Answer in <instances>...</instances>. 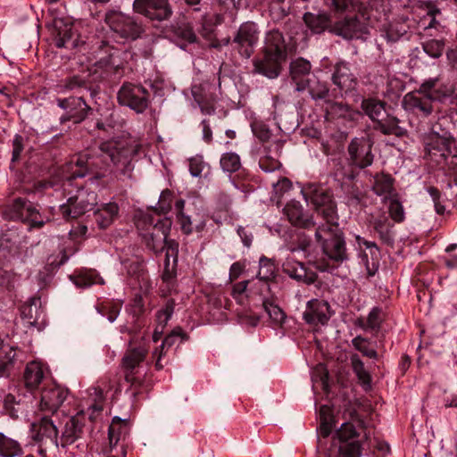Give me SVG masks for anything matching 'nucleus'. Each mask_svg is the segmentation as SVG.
Segmentation results:
<instances>
[{
	"mask_svg": "<svg viewBox=\"0 0 457 457\" xmlns=\"http://www.w3.org/2000/svg\"><path fill=\"white\" fill-rule=\"evenodd\" d=\"M99 156H95L88 152L80 153L74 162L70 164L69 170L71 175L67 177L63 182V189L69 194L71 190L69 189L72 185V180L77 178H83L88 173H93L94 170L99 168V158L104 162L109 159L115 165H122L121 172L128 178L132 177L133 166L131 164L132 150L126 148L121 143L115 141H106L99 146Z\"/></svg>",
	"mask_w": 457,
	"mask_h": 457,
	"instance_id": "obj_1",
	"label": "nucleus"
},
{
	"mask_svg": "<svg viewBox=\"0 0 457 457\" xmlns=\"http://www.w3.org/2000/svg\"><path fill=\"white\" fill-rule=\"evenodd\" d=\"M450 96L448 87L440 77L425 79L416 90L407 93L402 101L403 108L417 117L427 118L434 111L433 102L443 101Z\"/></svg>",
	"mask_w": 457,
	"mask_h": 457,
	"instance_id": "obj_2",
	"label": "nucleus"
},
{
	"mask_svg": "<svg viewBox=\"0 0 457 457\" xmlns=\"http://www.w3.org/2000/svg\"><path fill=\"white\" fill-rule=\"evenodd\" d=\"M425 150L431 161L441 164L443 162L449 167L450 175L457 185V150L455 141L450 133L441 129L436 123L431 128V134L426 138Z\"/></svg>",
	"mask_w": 457,
	"mask_h": 457,
	"instance_id": "obj_3",
	"label": "nucleus"
},
{
	"mask_svg": "<svg viewBox=\"0 0 457 457\" xmlns=\"http://www.w3.org/2000/svg\"><path fill=\"white\" fill-rule=\"evenodd\" d=\"M373 142L368 137H354L347 147L346 163L339 162L336 167V175L342 179L353 180L357 176V170L370 166L374 160L372 153Z\"/></svg>",
	"mask_w": 457,
	"mask_h": 457,
	"instance_id": "obj_4",
	"label": "nucleus"
},
{
	"mask_svg": "<svg viewBox=\"0 0 457 457\" xmlns=\"http://www.w3.org/2000/svg\"><path fill=\"white\" fill-rule=\"evenodd\" d=\"M171 224L170 219L163 218L154 220L150 216L145 217L137 223L143 241L149 250L156 254L163 252Z\"/></svg>",
	"mask_w": 457,
	"mask_h": 457,
	"instance_id": "obj_5",
	"label": "nucleus"
},
{
	"mask_svg": "<svg viewBox=\"0 0 457 457\" xmlns=\"http://www.w3.org/2000/svg\"><path fill=\"white\" fill-rule=\"evenodd\" d=\"M145 356L146 350L137 347L129 349L122 358L124 378L129 384V391L133 397L140 394V388L144 385L145 371L142 368Z\"/></svg>",
	"mask_w": 457,
	"mask_h": 457,
	"instance_id": "obj_6",
	"label": "nucleus"
},
{
	"mask_svg": "<svg viewBox=\"0 0 457 457\" xmlns=\"http://www.w3.org/2000/svg\"><path fill=\"white\" fill-rule=\"evenodd\" d=\"M315 239L329 260L339 264L349 259L344 234L339 227L326 228V230L316 228Z\"/></svg>",
	"mask_w": 457,
	"mask_h": 457,
	"instance_id": "obj_7",
	"label": "nucleus"
},
{
	"mask_svg": "<svg viewBox=\"0 0 457 457\" xmlns=\"http://www.w3.org/2000/svg\"><path fill=\"white\" fill-rule=\"evenodd\" d=\"M104 21L112 31L127 40H136L145 30L141 22L120 11H108Z\"/></svg>",
	"mask_w": 457,
	"mask_h": 457,
	"instance_id": "obj_8",
	"label": "nucleus"
},
{
	"mask_svg": "<svg viewBox=\"0 0 457 457\" xmlns=\"http://www.w3.org/2000/svg\"><path fill=\"white\" fill-rule=\"evenodd\" d=\"M96 204L97 195L96 192L79 187L75 195L68 198L66 204L60 206V212L64 219H77L93 210Z\"/></svg>",
	"mask_w": 457,
	"mask_h": 457,
	"instance_id": "obj_9",
	"label": "nucleus"
},
{
	"mask_svg": "<svg viewBox=\"0 0 457 457\" xmlns=\"http://www.w3.org/2000/svg\"><path fill=\"white\" fill-rule=\"evenodd\" d=\"M3 214L6 219L28 223L30 228H41L45 224L34 204L21 197L14 199L10 205L6 206Z\"/></svg>",
	"mask_w": 457,
	"mask_h": 457,
	"instance_id": "obj_10",
	"label": "nucleus"
},
{
	"mask_svg": "<svg viewBox=\"0 0 457 457\" xmlns=\"http://www.w3.org/2000/svg\"><path fill=\"white\" fill-rule=\"evenodd\" d=\"M117 99L120 105L142 113L149 105V92L141 85L125 82L118 91Z\"/></svg>",
	"mask_w": 457,
	"mask_h": 457,
	"instance_id": "obj_11",
	"label": "nucleus"
},
{
	"mask_svg": "<svg viewBox=\"0 0 457 457\" xmlns=\"http://www.w3.org/2000/svg\"><path fill=\"white\" fill-rule=\"evenodd\" d=\"M260 31L253 21L242 23L232 39L235 49L242 57L250 58L259 41Z\"/></svg>",
	"mask_w": 457,
	"mask_h": 457,
	"instance_id": "obj_12",
	"label": "nucleus"
},
{
	"mask_svg": "<svg viewBox=\"0 0 457 457\" xmlns=\"http://www.w3.org/2000/svg\"><path fill=\"white\" fill-rule=\"evenodd\" d=\"M133 11L151 21L169 20L173 12L169 0H134Z\"/></svg>",
	"mask_w": 457,
	"mask_h": 457,
	"instance_id": "obj_13",
	"label": "nucleus"
},
{
	"mask_svg": "<svg viewBox=\"0 0 457 457\" xmlns=\"http://www.w3.org/2000/svg\"><path fill=\"white\" fill-rule=\"evenodd\" d=\"M68 394V389L60 385L45 384L40 394V410L51 414L55 413L66 400Z\"/></svg>",
	"mask_w": 457,
	"mask_h": 457,
	"instance_id": "obj_14",
	"label": "nucleus"
},
{
	"mask_svg": "<svg viewBox=\"0 0 457 457\" xmlns=\"http://www.w3.org/2000/svg\"><path fill=\"white\" fill-rule=\"evenodd\" d=\"M58 106L66 111L65 115L61 117V122L72 120L74 123H80L88 115L91 108L87 104L83 97H69L57 100Z\"/></svg>",
	"mask_w": 457,
	"mask_h": 457,
	"instance_id": "obj_15",
	"label": "nucleus"
},
{
	"mask_svg": "<svg viewBox=\"0 0 457 457\" xmlns=\"http://www.w3.org/2000/svg\"><path fill=\"white\" fill-rule=\"evenodd\" d=\"M216 87L210 82H203L192 87V95L203 113L211 115L215 112Z\"/></svg>",
	"mask_w": 457,
	"mask_h": 457,
	"instance_id": "obj_16",
	"label": "nucleus"
},
{
	"mask_svg": "<svg viewBox=\"0 0 457 457\" xmlns=\"http://www.w3.org/2000/svg\"><path fill=\"white\" fill-rule=\"evenodd\" d=\"M107 55L103 56L97 62L100 68L104 69L112 75L121 78L125 66V57L128 54L113 46L105 45Z\"/></svg>",
	"mask_w": 457,
	"mask_h": 457,
	"instance_id": "obj_17",
	"label": "nucleus"
},
{
	"mask_svg": "<svg viewBox=\"0 0 457 457\" xmlns=\"http://www.w3.org/2000/svg\"><path fill=\"white\" fill-rule=\"evenodd\" d=\"M311 62L302 57L296 58L290 62L289 65V77L291 81L295 86V91H304V84L312 78L313 74L311 73Z\"/></svg>",
	"mask_w": 457,
	"mask_h": 457,
	"instance_id": "obj_18",
	"label": "nucleus"
},
{
	"mask_svg": "<svg viewBox=\"0 0 457 457\" xmlns=\"http://www.w3.org/2000/svg\"><path fill=\"white\" fill-rule=\"evenodd\" d=\"M330 318V306L325 301L313 299L308 302L303 320L311 325H324Z\"/></svg>",
	"mask_w": 457,
	"mask_h": 457,
	"instance_id": "obj_19",
	"label": "nucleus"
},
{
	"mask_svg": "<svg viewBox=\"0 0 457 457\" xmlns=\"http://www.w3.org/2000/svg\"><path fill=\"white\" fill-rule=\"evenodd\" d=\"M282 270L291 278L306 285L313 284L318 278L315 271L295 260H287L282 265Z\"/></svg>",
	"mask_w": 457,
	"mask_h": 457,
	"instance_id": "obj_20",
	"label": "nucleus"
},
{
	"mask_svg": "<svg viewBox=\"0 0 457 457\" xmlns=\"http://www.w3.org/2000/svg\"><path fill=\"white\" fill-rule=\"evenodd\" d=\"M286 59L264 53L262 59L253 60V71L269 79H276L282 70V62Z\"/></svg>",
	"mask_w": 457,
	"mask_h": 457,
	"instance_id": "obj_21",
	"label": "nucleus"
},
{
	"mask_svg": "<svg viewBox=\"0 0 457 457\" xmlns=\"http://www.w3.org/2000/svg\"><path fill=\"white\" fill-rule=\"evenodd\" d=\"M83 427L84 424L79 415L69 418L62 431L60 445L66 448L79 440L83 434Z\"/></svg>",
	"mask_w": 457,
	"mask_h": 457,
	"instance_id": "obj_22",
	"label": "nucleus"
},
{
	"mask_svg": "<svg viewBox=\"0 0 457 457\" xmlns=\"http://www.w3.org/2000/svg\"><path fill=\"white\" fill-rule=\"evenodd\" d=\"M332 81L342 91L347 92L355 88L357 79L351 72L348 64L345 62H337L332 75Z\"/></svg>",
	"mask_w": 457,
	"mask_h": 457,
	"instance_id": "obj_23",
	"label": "nucleus"
},
{
	"mask_svg": "<svg viewBox=\"0 0 457 457\" xmlns=\"http://www.w3.org/2000/svg\"><path fill=\"white\" fill-rule=\"evenodd\" d=\"M37 441L41 443V445L47 447H58V430L54 421L45 416L42 418L37 436Z\"/></svg>",
	"mask_w": 457,
	"mask_h": 457,
	"instance_id": "obj_24",
	"label": "nucleus"
},
{
	"mask_svg": "<svg viewBox=\"0 0 457 457\" xmlns=\"http://www.w3.org/2000/svg\"><path fill=\"white\" fill-rule=\"evenodd\" d=\"M284 213L288 220L295 226L304 228H310L316 226V222L312 218H305L303 212L302 205L299 202L291 201L284 207Z\"/></svg>",
	"mask_w": 457,
	"mask_h": 457,
	"instance_id": "obj_25",
	"label": "nucleus"
},
{
	"mask_svg": "<svg viewBox=\"0 0 457 457\" xmlns=\"http://www.w3.org/2000/svg\"><path fill=\"white\" fill-rule=\"evenodd\" d=\"M164 250H166V254L164 260L162 279L169 281L174 277L175 274L178 263L179 243L174 239L167 238Z\"/></svg>",
	"mask_w": 457,
	"mask_h": 457,
	"instance_id": "obj_26",
	"label": "nucleus"
},
{
	"mask_svg": "<svg viewBox=\"0 0 457 457\" xmlns=\"http://www.w3.org/2000/svg\"><path fill=\"white\" fill-rule=\"evenodd\" d=\"M95 220L99 228L110 227L119 215V206L114 202L103 204L94 212Z\"/></svg>",
	"mask_w": 457,
	"mask_h": 457,
	"instance_id": "obj_27",
	"label": "nucleus"
},
{
	"mask_svg": "<svg viewBox=\"0 0 457 457\" xmlns=\"http://www.w3.org/2000/svg\"><path fill=\"white\" fill-rule=\"evenodd\" d=\"M263 53L287 59L286 43L280 31L271 30L267 34Z\"/></svg>",
	"mask_w": 457,
	"mask_h": 457,
	"instance_id": "obj_28",
	"label": "nucleus"
},
{
	"mask_svg": "<svg viewBox=\"0 0 457 457\" xmlns=\"http://www.w3.org/2000/svg\"><path fill=\"white\" fill-rule=\"evenodd\" d=\"M302 193L306 202L313 204L316 210L332 200L331 195L317 185H307L302 189Z\"/></svg>",
	"mask_w": 457,
	"mask_h": 457,
	"instance_id": "obj_29",
	"label": "nucleus"
},
{
	"mask_svg": "<svg viewBox=\"0 0 457 457\" xmlns=\"http://www.w3.org/2000/svg\"><path fill=\"white\" fill-rule=\"evenodd\" d=\"M125 266L129 276L135 278L137 281L139 288L145 292L148 291L151 287V282L148 274L145 270L143 262L138 259L126 261Z\"/></svg>",
	"mask_w": 457,
	"mask_h": 457,
	"instance_id": "obj_30",
	"label": "nucleus"
},
{
	"mask_svg": "<svg viewBox=\"0 0 457 457\" xmlns=\"http://www.w3.org/2000/svg\"><path fill=\"white\" fill-rule=\"evenodd\" d=\"M303 19L308 29L315 34H320L326 29L332 28L330 17L325 12H306Z\"/></svg>",
	"mask_w": 457,
	"mask_h": 457,
	"instance_id": "obj_31",
	"label": "nucleus"
},
{
	"mask_svg": "<svg viewBox=\"0 0 457 457\" xmlns=\"http://www.w3.org/2000/svg\"><path fill=\"white\" fill-rule=\"evenodd\" d=\"M374 129L384 135H394L399 137L407 135V129L402 125V121L398 118L389 115L374 125Z\"/></svg>",
	"mask_w": 457,
	"mask_h": 457,
	"instance_id": "obj_32",
	"label": "nucleus"
},
{
	"mask_svg": "<svg viewBox=\"0 0 457 457\" xmlns=\"http://www.w3.org/2000/svg\"><path fill=\"white\" fill-rule=\"evenodd\" d=\"M386 103L376 99L367 98L361 102V109L366 115L374 122V125L378 124L384 117Z\"/></svg>",
	"mask_w": 457,
	"mask_h": 457,
	"instance_id": "obj_33",
	"label": "nucleus"
},
{
	"mask_svg": "<svg viewBox=\"0 0 457 457\" xmlns=\"http://www.w3.org/2000/svg\"><path fill=\"white\" fill-rule=\"evenodd\" d=\"M23 449L21 443L9 435L0 432V456L1 457H21Z\"/></svg>",
	"mask_w": 457,
	"mask_h": 457,
	"instance_id": "obj_34",
	"label": "nucleus"
},
{
	"mask_svg": "<svg viewBox=\"0 0 457 457\" xmlns=\"http://www.w3.org/2000/svg\"><path fill=\"white\" fill-rule=\"evenodd\" d=\"M318 215L321 216L322 219L325 220V223L317 224L314 227L316 228H323L326 230V228H331L334 227H339L338 226V216L337 213V208L335 203L331 200L329 203L320 206L317 210Z\"/></svg>",
	"mask_w": 457,
	"mask_h": 457,
	"instance_id": "obj_35",
	"label": "nucleus"
},
{
	"mask_svg": "<svg viewBox=\"0 0 457 457\" xmlns=\"http://www.w3.org/2000/svg\"><path fill=\"white\" fill-rule=\"evenodd\" d=\"M44 378V372L38 362L31 361L27 364L24 371V385L29 391L37 387Z\"/></svg>",
	"mask_w": 457,
	"mask_h": 457,
	"instance_id": "obj_36",
	"label": "nucleus"
},
{
	"mask_svg": "<svg viewBox=\"0 0 457 457\" xmlns=\"http://www.w3.org/2000/svg\"><path fill=\"white\" fill-rule=\"evenodd\" d=\"M354 237L360 250L359 258L361 259V263L365 267L368 276H373L378 270V266L374 262H370L368 254L362 251L361 247L364 245L367 249L375 248L378 250L377 245L374 242L366 240L359 235H355Z\"/></svg>",
	"mask_w": 457,
	"mask_h": 457,
	"instance_id": "obj_37",
	"label": "nucleus"
},
{
	"mask_svg": "<svg viewBox=\"0 0 457 457\" xmlns=\"http://www.w3.org/2000/svg\"><path fill=\"white\" fill-rule=\"evenodd\" d=\"M57 33L54 37V44L59 48H74L78 46L77 39L74 38L75 33L71 25L58 27L55 25Z\"/></svg>",
	"mask_w": 457,
	"mask_h": 457,
	"instance_id": "obj_38",
	"label": "nucleus"
},
{
	"mask_svg": "<svg viewBox=\"0 0 457 457\" xmlns=\"http://www.w3.org/2000/svg\"><path fill=\"white\" fill-rule=\"evenodd\" d=\"M359 21L356 18H347L337 22L330 31L345 38H353L359 30Z\"/></svg>",
	"mask_w": 457,
	"mask_h": 457,
	"instance_id": "obj_39",
	"label": "nucleus"
},
{
	"mask_svg": "<svg viewBox=\"0 0 457 457\" xmlns=\"http://www.w3.org/2000/svg\"><path fill=\"white\" fill-rule=\"evenodd\" d=\"M38 300L32 299L29 303H26L21 308V316L25 320L28 326H37L42 315V311L37 306Z\"/></svg>",
	"mask_w": 457,
	"mask_h": 457,
	"instance_id": "obj_40",
	"label": "nucleus"
},
{
	"mask_svg": "<svg viewBox=\"0 0 457 457\" xmlns=\"http://www.w3.org/2000/svg\"><path fill=\"white\" fill-rule=\"evenodd\" d=\"M306 89L313 100L325 99L329 92L327 83L320 81L315 75L309 78L304 84V90Z\"/></svg>",
	"mask_w": 457,
	"mask_h": 457,
	"instance_id": "obj_41",
	"label": "nucleus"
},
{
	"mask_svg": "<svg viewBox=\"0 0 457 457\" xmlns=\"http://www.w3.org/2000/svg\"><path fill=\"white\" fill-rule=\"evenodd\" d=\"M185 201L179 199L175 202L174 209L176 213L177 222L179 225L181 231L185 235H190L193 232V222L191 217L185 212Z\"/></svg>",
	"mask_w": 457,
	"mask_h": 457,
	"instance_id": "obj_42",
	"label": "nucleus"
},
{
	"mask_svg": "<svg viewBox=\"0 0 457 457\" xmlns=\"http://www.w3.org/2000/svg\"><path fill=\"white\" fill-rule=\"evenodd\" d=\"M374 230L378 234L380 239L386 244H392L394 241L392 228L393 224L386 216H381L373 221Z\"/></svg>",
	"mask_w": 457,
	"mask_h": 457,
	"instance_id": "obj_43",
	"label": "nucleus"
},
{
	"mask_svg": "<svg viewBox=\"0 0 457 457\" xmlns=\"http://www.w3.org/2000/svg\"><path fill=\"white\" fill-rule=\"evenodd\" d=\"M269 13L275 22L282 21L289 13V5L286 0H268Z\"/></svg>",
	"mask_w": 457,
	"mask_h": 457,
	"instance_id": "obj_44",
	"label": "nucleus"
},
{
	"mask_svg": "<svg viewBox=\"0 0 457 457\" xmlns=\"http://www.w3.org/2000/svg\"><path fill=\"white\" fill-rule=\"evenodd\" d=\"M23 400L20 395L17 396L14 393H9L5 395L4 400V406L5 411L12 418H17L23 407Z\"/></svg>",
	"mask_w": 457,
	"mask_h": 457,
	"instance_id": "obj_45",
	"label": "nucleus"
},
{
	"mask_svg": "<svg viewBox=\"0 0 457 457\" xmlns=\"http://www.w3.org/2000/svg\"><path fill=\"white\" fill-rule=\"evenodd\" d=\"M393 190V179L387 175L375 178L373 191L376 195L387 198Z\"/></svg>",
	"mask_w": 457,
	"mask_h": 457,
	"instance_id": "obj_46",
	"label": "nucleus"
},
{
	"mask_svg": "<svg viewBox=\"0 0 457 457\" xmlns=\"http://www.w3.org/2000/svg\"><path fill=\"white\" fill-rule=\"evenodd\" d=\"M259 263L260 269L257 278L264 282L272 280L276 275V266L274 262L270 259L262 256L261 257Z\"/></svg>",
	"mask_w": 457,
	"mask_h": 457,
	"instance_id": "obj_47",
	"label": "nucleus"
},
{
	"mask_svg": "<svg viewBox=\"0 0 457 457\" xmlns=\"http://www.w3.org/2000/svg\"><path fill=\"white\" fill-rule=\"evenodd\" d=\"M175 307V301L173 299H168L164 304V306L157 312L156 313V320H157V328H160V334H162L163 328L166 326L167 322L170 319L173 314Z\"/></svg>",
	"mask_w": 457,
	"mask_h": 457,
	"instance_id": "obj_48",
	"label": "nucleus"
},
{
	"mask_svg": "<svg viewBox=\"0 0 457 457\" xmlns=\"http://www.w3.org/2000/svg\"><path fill=\"white\" fill-rule=\"evenodd\" d=\"M122 433H127V423L124 420L116 416L112 419V422L109 428L110 445H116Z\"/></svg>",
	"mask_w": 457,
	"mask_h": 457,
	"instance_id": "obj_49",
	"label": "nucleus"
},
{
	"mask_svg": "<svg viewBox=\"0 0 457 457\" xmlns=\"http://www.w3.org/2000/svg\"><path fill=\"white\" fill-rule=\"evenodd\" d=\"M262 305L273 323L277 326H281L286 319L284 312L269 300L263 301Z\"/></svg>",
	"mask_w": 457,
	"mask_h": 457,
	"instance_id": "obj_50",
	"label": "nucleus"
},
{
	"mask_svg": "<svg viewBox=\"0 0 457 457\" xmlns=\"http://www.w3.org/2000/svg\"><path fill=\"white\" fill-rule=\"evenodd\" d=\"M407 32L406 27L402 22L390 23L385 29V37L388 42H396Z\"/></svg>",
	"mask_w": 457,
	"mask_h": 457,
	"instance_id": "obj_51",
	"label": "nucleus"
},
{
	"mask_svg": "<svg viewBox=\"0 0 457 457\" xmlns=\"http://www.w3.org/2000/svg\"><path fill=\"white\" fill-rule=\"evenodd\" d=\"M220 166L226 172H235L240 168V158L235 153H226L220 158Z\"/></svg>",
	"mask_w": 457,
	"mask_h": 457,
	"instance_id": "obj_52",
	"label": "nucleus"
},
{
	"mask_svg": "<svg viewBox=\"0 0 457 457\" xmlns=\"http://www.w3.org/2000/svg\"><path fill=\"white\" fill-rule=\"evenodd\" d=\"M328 115L332 118H346L350 116V107L344 103L330 102L326 107Z\"/></svg>",
	"mask_w": 457,
	"mask_h": 457,
	"instance_id": "obj_53",
	"label": "nucleus"
},
{
	"mask_svg": "<svg viewBox=\"0 0 457 457\" xmlns=\"http://www.w3.org/2000/svg\"><path fill=\"white\" fill-rule=\"evenodd\" d=\"M352 344L354 348L361 352L363 355L370 359L378 358L377 351L374 348L370 347V344L366 338L358 336L352 340Z\"/></svg>",
	"mask_w": 457,
	"mask_h": 457,
	"instance_id": "obj_54",
	"label": "nucleus"
},
{
	"mask_svg": "<svg viewBox=\"0 0 457 457\" xmlns=\"http://www.w3.org/2000/svg\"><path fill=\"white\" fill-rule=\"evenodd\" d=\"M339 453L341 457H360L361 445L358 441L341 442Z\"/></svg>",
	"mask_w": 457,
	"mask_h": 457,
	"instance_id": "obj_55",
	"label": "nucleus"
},
{
	"mask_svg": "<svg viewBox=\"0 0 457 457\" xmlns=\"http://www.w3.org/2000/svg\"><path fill=\"white\" fill-rule=\"evenodd\" d=\"M404 90L403 82L397 78H389L386 82V89L384 92L385 96L395 98Z\"/></svg>",
	"mask_w": 457,
	"mask_h": 457,
	"instance_id": "obj_56",
	"label": "nucleus"
},
{
	"mask_svg": "<svg viewBox=\"0 0 457 457\" xmlns=\"http://www.w3.org/2000/svg\"><path fill=\"white\" fill-rule=\"evenodd\" d=\"M86 82L78 76H73L66 79L56 86L58 93H65L67 91L75 90L77 88L85 87Z\"/></svg>",
	"mask_w": 457,
	"mask_h": 457,
	"instance_id": "obj_57",
	"label": "nucleus"
},
{
	"mask_svg": "<svg viewBox=\"0 0 457 457\" xmlns=\"http://www.w3.org/2000/svg\"><path fill=\"white\" fill-rule=\"evenodd\" d=\"M121 303H102L97 307V311L102 315H107V319L110 322H113L118 314L120 313Z\"/></svg>",
	"mask_w": 457,
	"mask_h": 457,
	"instance_id": "obj_58",
	"label": "nucleus"
},
{
	"mask_svg": "<svg viewBox=\"0 0 457 457\" xmlns=\"http://www.w3.org/2000/svg\"><path fill=\"white\" fill-rule=\"evenodd\" d=\"M423 50L429 56L438 58L443 54L445 43L442 40L431 39L423 44Z\"/></svg>",
	"mask_w": 457,
	"mask_h": 457,
	"instance_id": "obj_59",
	"label": "nucleus"
},
{
	"mask_svg": "<svg viewBox=\"0 0 457 457\" xmlns=\"http://www.w3.org/2000/svg\"><path fill=\"white\" fill-rule=\"evenodd\" d=\"M189 171L193 177H201L208 164L204 161L203 156L196 155L189 159Z\"/></svg>",
	"mask_w": 457,
	"mask_h": 457,
	"instance_id": "obj_60",
	"label": "nucleus"
},
{
	"mask_svg": "<svg viewBox=\"0 0 457 457\" xmlns=\"http://www.w3.org/2000/svg\"><path fill=\"white\" fill-rule=\"evenodd\" d=\"M172 192L169 189L163 190L160 195L157 204V211L160 213L165 214L171 210Z\"/></svg>",
	"mask_w": 457,
	"mask_h": 457,
	"instance_id": "obj_61",
	"label": "nucleus"
},
{
	"mask_svg": "<svg viewBox=\"0 0 457 457\" xmlns=\"http://www.w3.org/2000/svg\"><path fill=\"white\" fill-rule=\"evenodd\" d=\"M390 217L395 222H402L404 220V210L397 199H391L388 206Z\"/></svg>",
	"mask_w": 457,
	"mask_h": 457,
	"instance_id": "obj_62",
	"label": "nucleus"
},
{
	"mask_svg": "<svg viewBox=\"0 0 457 457\" xmlns=\"http://www.w3.org/2000/svg\"><path fill=\"white\" fill-rule=\"evenodd\" d=\"M337 434L341 442H349L357 436L354 426L349 422L343 423Z\"/></svg>",
	"mask_w": 457,
	"mask_h": 457,
	"instance_id": "obj_63",
	"label": "nucleus"
},
{
	"mask_svg": "<svg viewBox=\"0 0 457 457\" xmlns=\"http://www.w3.org/2000/svg\"><path fill=\"white\" fill-rule=\"evenodd\" d=\"M175 33L177 37L186 40L188 43H194L196 40V36L193 30L192 26L187 23L179 25Z\"/></svg>",
	"mask_w": 457,
	"mask_h": 457,
	"instance_id": "obj_64",
	"label": "nucleus"
}]
</instances>
